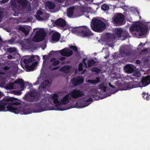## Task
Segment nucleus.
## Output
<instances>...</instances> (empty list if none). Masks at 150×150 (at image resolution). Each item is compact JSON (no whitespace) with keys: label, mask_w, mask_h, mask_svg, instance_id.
Here are the masks:
<instances>
[{"label":"nucleus","mask_w":150,"mask_h":150,"mask_svg":"<svg viewBox=\"0 0 150 150\" xmlns=\"http://www.w3.org/2000/svg\"><path fill=\"white\" fill-rule=\"evenodd\" d=\"M100 70L97 67H94L92 69V71L95 72L97 73H99L100 71Z\"/></svg>","instance_id":"obj_35"},{"label":"nucleus","mask_w":150,"mask_h":150,"mask_svg":"<svg viewBox=\"0 0 150 150\" xmlns=\"http://www.w3.org/2000/svg\"><path fill=\"white\" fill-rule=\"evenodd\" d=\"M34 56L32 55L31 57H29L28 58L24 59L23 60V62L26 65H28V64L29 63L32 62L34 60Z\"/></svg>","instance_id":"obj_21"},{"label":"nucleus","mask_w":150,"mask_h":150,"mask_svg":"<svg viewBox=\"0 0 150 150\" xmlns=\"http://www.w3.org/2000/svg\"><path fill=\"white\" fill-rule=\"evenodd\" d=\"M11 6L14 8L16 7V4L15 1H11Z\"/></svg>","instance_id":"obj_39"},{"label":"nucleus","mask_w":150,"mask_h":150,"mask_svg":"<svg viewBox=\"0 0 150 150\" xmlns=\"http://www.w3.org/2000/svg\"><path fill=\"white\" fill-rule=\"evenodd\" d=\"M109 86L110 87L113 88H116L115 87L113 86V85H112L111 83H109Z\"/></svg>","instance_id":"obj_52"},{"label":"nucleus","mask_w":150,"mask_h":150,"mask_svg":"<svg viewBox=\"0 0 150 150\" xmlns=\"http://www.w3.org/2000/svg\"><path fill=\"white\" fill-rule=\"evenodd\" d=\"M46 55H44L43 57V59H45V57H46Z\"/></svg>","instance_id":"obj_61"},{"label":"nucleus","mask_w":150,"mask_h":150,"mask_svg":"<svg viewBox=\"0 0 150 150\" xmlns=\"http://www.w3.org/2000/svg\"><path fill=\"white\" fill-rule=\"evenodd\" d=\"M3 12L0 10V22L1 21V19L2 18V16L3 15Z\"/></svg>","instance_id":"obj_46"},{"label":"nucleus","mask_w":150,"mask_h":150,"mask_svg":"<svg viewBox=\"0 0 150 150\" xmlns=\"http://www.w3.org/2000/svg\"><path fill=\"white\" fill-rule=\"evenodd\" d=\"M83 64L82 63H79V66L78 70L79 71H82L83 70Z\"/></svg>","instance_id":"obj_37"},{"label":"nucleus","mask_w":150,"mask_h":150,"mask_svg":"<svg viewBox=\"0 0 150 150\" xmlns=\"http://www.w3.org/2000/svg\"><path fill=\"white\" fill-rule=\"evenodd\" d=\"M24 99L27 101L30 102H37L38 100V98L30 97L28 95H25L24 97Z\"/></svg>","instance_id":"obj_15"},{"label":"nucleus","mask_w":150,"mask_h":150,"mask_svg":"<svg viewBox=\"0 0 150 150\" xmlns=\"http://www.w3.org/2000/svg\"><path fill=\"white\" fill-rule=\"evenodd\" d=\"M81 29V26H79L73 28L72 31L73 33L77 34L79 36V33H80Z\"/></svg>","instance_id":"obj_24"},{"label":"nucleus","mask_w":150,"mask_h":150,"mask_svg":"<svg viewBox=\"0 0 150 150\" xmlns=\"http://www.w3.org/2000/svg\"><path fill=\"white\" fill-rule=\"evenodd\" d=\"M50 62H52V65L55 66L59 64L60 63L59 60H57L55 58H52L50 59Z\"/></svg>","instance_id":"obj_25"},{"label":"nucleus","mask_w":150,"mask_h":150,"mask_svg":"<svg viewBox=\"0 0 150 150\" xmlns=\"http://www.w3.org/2000/svg\"><path fill=\"white\" fill-rule=\"evenodd\" d=\"M28 95L30 97H33V98H35V97L36 96L35 93L33 92H30L29 93Z\"/></svg>","instance_id":"obj_38"},{"label":"nucleus","mask_w":150,"mask_h":150,"mask_svg":"<svg viewBox=\"0 0 150 150\" xmlns=\"http://www.w3.org/2000/svg\"><path fill=\"white\" fill-rule=\"evenodd\" d=\"M88 67H90L93 66L95 63V61L93 59L88 60Z\"/></svg>","instance_id":"obj_28"},{"label":"nucleus","mask_w":150,"mask_h":150,"mask_svg":"<svg viewBox=\"0 0 150 150\" xmlns=\"http://www.w3.org/2000/svg\"><path fill=\"white\" fill-rule=\"evenodd\" d=\"M51 68H52L51 65L50 66H49V69H50L51 70H57V69H59V66L56 67H54L52 69H51Z\"/></svg>","instance_id":"obj_41"},{"label":"nucleus","mask_w":150,"mask_h":150,"mask_svg":"<svg viewBox=\"0 0 150 150\" xmlns=\"http://www.w3.org/2000/svg\"><path fill=\"white\" fill-rule=\"evenodd\" d=\"M86 58H83V59L82 61L83 63L84 64L86 68H87V65L86 62Z\"/></svg>","instance_id":"obj_44"},{"label":"nucleus","mask_w":150,"mask_h":150,"mask_svg":"<svg viewBox=\"0 0 150 150\" xmlns=\"http://www.w3.org/2000/svg\"><path fill=\"white\" fill-rule=\"evenodd\" d=\"M80 11L81 12L82 14H83L84 12V11L83 9H81L80 10Z\"/></svg>","instance_id":"obj_59"},{"label":"nucleus","mask_w":150,"mask_h":150,"mask_svg":"<svg viewBox=\"0 0 150 150\" xmlns=\"http://www.w3.org/2000/svg\"><path fill=\"white\" fill-rule=\"evenodd\" d=\"M8 52L10 53H14L16 51V49L14 47H10L8 49Z\"/></svg>","instance_id":"obj_32"},{"label":"nucleus","mask_w":150,"mask_h":150,"mask_svg":"<svg viewBox=\"0 0 150 150\" xmlns=\"http://www.w3.org/2000/svg\"><path fill=\"white\" fill-rule=\"evenodd\" d=\"M88 82H90L91 84H95L97 83L95 80H88Z\"/></svg>","instance_id":"obj_42"},{"label":"nucleus","mask_w":150,"mask_h":150,"mask_svg":"<svg viewBox=\"0 0 150 150\" xmlns=\"http://www.w3.org/2000/svg\"><path fill=\"white\" fill-rule=\"evenodd\" d=\"M99 88L101 90L103 91L104 92H105L106 91V89L107 87L104 86V83H101L100 84L98 85Z\"/></svg>","instance_id":"obj_27"},{"label":"nucleus","mask_w":150,"mask_h":150,"mask_svg":"<svg viewBox=\"0 0 150 150\" xmlns=\"http://www.w3.org/2000/svg\"><path fill=\"white\" fill-rule=\"evenodd\" d=\"M129 29L131 32L134 31L139 32V36H142L145 34L147 33L148 30L146 25H141L140 23L138 22L133 24L129 28Z\"/></svg>","instance_id":"obj_4"},{"label":"nucleus","mask_w":150,"mask_h":150,"mask_svg":"<svg viewBox=\"0 0 150 150\" xmlns=\"http://www.w3.org/2000/svg\"><path fill=\"white\" fill-rule=\"evenodd\" d=\"M146 96H149V93H146Z\"/></svg>","instance_id":"obj_63"},{"label":"nucleus","mask_w":150,"mask_h":150,"mask_svg":"<svg viewBox=\"0 0 150 150\" xmlns=\"http://www.w3.org/2000/svg\"><path fill=\"white\" fill-rule=\"evenodd\" d=\"M7 57L9 59H11L13 58V57L11 55H8Z\"/></svg>","instance_id":"obj_55"},{"label":"nucleus","mask_w":150,"mask_h":150,"mask_svg":"<svg viewBox=\"0 0 150 150\" xmlns=\"http://www.w3.org/2000/svg\"><path fill=\"white\" fill-rule=\"evenodd\" d=\"M101 8L102 10L104 11H106L108 10L109 9V6L108 5L104 4L101 6Z\"/></svg>","instance_id":"obj_30"},{"label":"nucleus","mask_w":150,"mask_h":150,"mask_svg":"<svg viewBox=\"0 0 150 150\" xmlns=\"http://www.w3.org/2000/svg\"><path fill=\"white\" fill-rule=\"evenodd\" d=\"M19 2L23 7H25L27 6V0H19Z\"/></svg>","instance_id":"obj_29"},{"label":"nucleus","mask_w":150,"mask_h":150,"mask_svg":"<svg viewBox=\"0 0 150 150\" xmlns=\"http://www.w3.org/2000/svg\"><path fill=\"white\" fill-rule=\"evenodd\" d=\"M36 19L38 20H43V18H41L40 15H36Z\"/></svg>","instance_id":"obj_43"},{"label":"nucleus","mask_w":150,"mask_h":150,"mask_svg":"<svg viewBox=\"0 0 150 150\" xmlns=\"http://www.w3.org/2000/svg\"><path fill=\"white\" fill-rule=\"evenodd\" d=\"M93 99L91 98H89L86 101H83L81 102L80 103V108H83L88 105L90 103L93 101Z\"/></svg>","instance_id":"obj_14"},{"label":"nucleus","mask_w":150,"mask_h":150,"mask_svg":"<svg viewBox=\"0 0 150 150\" xmlns=\"http://www.w3.org/2000/svg\"><path fill=\"white\" fill-rule=\"evenodd\" d=\"M46 34L45 32L42 29L37 31L35 36V38L37 39L36 41L38 42L43 40L44 39Z\"/></svg>","instance_id":"obj_7"},{"label":"nucleus","mask_w":150,"mask_h":150,"mask_svg":"<svg viewBox=\"0 0 150 150\" xmlns=\"http://www.w3.org/2000/svg\"><path fill=\"white\" fill-rule=\"evenodd\" d=\"M34 110L35 112H39L44 111L53 110L49 107V105L46 103V100L42 99L40 103L34 104Z\"/></svg>","instance_id":"obj_5"},{"label":"nucleus","mask_w":150,"mask_h":150,"mask_svg":"<svg viewBox=\"0 0 150 150\" xmlns=\"http://www.w3.org/2000/svg\"><path fill=\"white\" fill-rule=\"evenodd\" d=\"M123 30L120 28H117L115 29V35L118 38H120L122 36Z\"/></svg>","instance_id":"obj_19"},{"label":"nucleus","mask_w":150,"mask_h":150,"mask_svg":"<svg viewBox=\"0 0 150 150\" xmlns=\"http://www.w3.org/2000/svg\"><path fill=\"white\" fill-rule=\"evenodd\" d=\"M83 81L84 79L80 76L74 78L71 80V83L76 86L81 84Z\"/></svg>","instance_id":"obj_11"},{"label":"nucleus","mask_w":150,"mask_h":150,"mask_svg":"<svg viewBox=\"0 0 150 150\" xmlns=\"http://www.w3.org/2000/svg\"><path fill=\"white\" fill-rule=\"evenodd\" d=\"M122 36L125 39L129 38V35L127 31H125L123 32Z\"/></svg>","instance_id":"obj_31"},{"label":"nucleus","mask_w":150,"mask_h":150,"mask_svg":"<svg viewBox=\"0 0 150 150\" xmlns=\"http://www.w3.org/2000/svg\"><path fill=\"white\" fill-rule=\"evenodd\" d=\"M54 24L59 27L63 28L66 25V22L64 19L59 18L55 21Z\"/></svg>","instance_id":"obj_12"},{"label":"nucleus","mask_w":150,"mask_h":150,"mask_svg":"<svg viewBox=\"0 0 150 150\" xmlns=\"http://www.w3.org/2000/svg\"><path fill=\"white\" fill-rule=\"evenodd\" d=\"M64 68H62L61 69H62V71H64Z\"/></svg>","instance_id":"obj_64"},{"label":"nucleus","mask_w":150,"mask_h":150,"mask_svg":"<svg viewBox=\"0 0 150 150\" xmlns=\"http://www.w3.org/2000/svg\"><path fill=\"white\" fill-rule=\"evenodd\" d=\"M140 61L139 60H137L136 61V63L137 64H139L140 63Z\"/></svg>","instance_id":"obj_57"},{"label":"nucleus","mask_w":150,"mask_h":150,"mask_svg":"<svg viewBox=\"0 0 150 150\" xmlns=\"http://www.w3.org/2000/svg\"><path fill=\"white\" fill-rule=\"evenodd\" d=\"M122 53L127 55H129L130 54V52H126L124 51H122Z\"/></svg>","instance_id":"obj_54"},{"label":"nucleus","mask_w":150,"mask_h":150,"mask_svg":"<svg viewBox=\"0 0 150 150\" xmlns=\"http://www.w3.org/2000/svg\"><path fill=\"white\" fill-rule=\"evenodd\" d=\"M48 8L50 9H53L55 7V5L53 2L49 1L46 3Z\"/></svg>","instance_id":"obj_26"},{"label":"nucleus","mask_w":150,"mask_h":150,"mask_svg":"<svg viewBox=\"0 0 150 150\" xmlns=\"http://www.w3.org/2000/svg\"><path fill=\"white\" fill-rule=\"evenodd\" d=\"M125 71L128 73L131 74L134 71V69L130 64L126 65L125 67Z\"/></svg>","instance_id":"obj_18"},{"label":"nucleus","mask_w":150,"mask_h":150,"mask_svg":"<svg viewBox=\"0 0 150 150\" xmlns=\"http://www.w3.org/2000/svg\"><path fill=\"white\" fill-rule=\"evenodd\" d=\"M56 52H59L62 56L67 57L71 56L73 54V51L67 48H64L60 51Z\"/></svg>","instance_id":"obj_10"},{"label":"nucleus","mask_w":150,"mask_h":150,"mask_svg":"<svg viewBox=\"0 0 150 150\" xmlns=\"http://www.w3.org/2000/svg\"><path fill=\"white\" fill-rule=\"evenodd\" d=\"M147 51V49H144L142 50L143 52H146Z\"/></svg>","instance_id":"obj_60"},{"label":"nucleus","mask_w":150,"mask_h":150,"mask_svg":"<svg viewBox=\"0 0 150 150\" xmlns=\"http://www.w3.org/2000/svg\"><path fill=\"white\" fill-rule=\"evenodd\" d=\"M54 0L56 2L60 3L63 2L65 1V0Z\"/></svg>","instance_id":"obj_50"},{"label":"nucleus","mask_w":150,"mask_h":150,"mask_svg":"<svg viewBox=\"0 0 150 150\" xmlns=\"http://www.w3.org/2000/svg\"><path fill=\"white\" fill-rule=\"evenodd\" d=\"M71 98L69 93L65 95L60 101L58 100V96L57 94H54L51 97V99L53 100V103L55 104L56 110H63L65 109L62 108L63 105L69 103V100Z\"/></svg>","instance_id":"obj_2"},{"label":"nucleus","mask_w":150,"mask_h":150,"mask_svg":"<svg viewBox=\"0 0 150 150\" xmlns=\"http://www.w3.org/2000/svg\"><path fill=\"white\" fill-rule=\"evenodd\" d=\"M18 29L20 31L23 33L25 35H28L29 34L30 30L27 28H25L24 27L20 26L18 28Z\"/></svg>","instance_id":"obj_20"},{"label":"nucleus","mask_w":150,"mask_h":150,"mask_svg":"<svg viewBox=\"0 0 150 150\" xmlns=\"http://www.w3.org/2000/svg\"><path fill=\"white\" fill-rule=\"evenodd\" d=\"M9 1V0H2L1 1V3L2 4H4Z\"/></svg>","instance_id":"obj_51"},{"label":"nucleus","mask_w":150,"mask_h":150,"mask_svg":"<svg viewBox=\"0 0 150 150\" xmlns=\"http://www.w3.org/2000/svg\"><path fill=\"white\" fill-rule=\"evenodd\" d=\"M95 80H96L97 83L99 82L100 81V78L99 77H97L95 79Z\"/></svg>","instance_id":"obj_49"},{"label":"nucleus","mask_w":150,"mask_h":150,"mask_svg":"<svg viewBox=\"0 0 150 150\" xmlns=\"http://www.w3.org/2000/svg\"><path fill=\"white\" fill-rule=\"evenodd\" d=\"M56 52V51H51L49 52V54L50 55H51L54 54L55 53V52Z\"/></svg>","instance_id":"obj_48"},{"label":"nucleus","mask_w":150,"mask_h":150,"mask_svg":"<svg viewBox=\"0 0 150 150\" xmlns=\"http://www.w3.org/2000/svg\"><path fill=\"white\" fill-rule=\"evenodd\" d=\"M81 31L79 33V36L82 37H86L90 36L93 35L91 29L87 26H81Z\"/></svg>","instance_id":"obj_6"},{"label":"nucleus","mask_w":150,"mask_h":150,"mask_svg":"<svg viewBox=\"0 0 150 150\" xmlns=\"http://www.w3.org/2000/svg\"><path fill=\"white\" fill-rule=\"evenodd\" d=\"M50 82L48 80L45 81L43 84V87L45 88L46 87H48L50 86Z\"/></svg>","instance_id":"obj_34"},{"label":"nucleus","mask_w":150,"mask_h":150,"mask_svg":"<svg viewBox=\"0 0 150 150\" xmlns=\"http://www.w3.org/2000/svg\"><path fill=\"white\" fill-rule=\"evenodd\" d=\"M60 34L58 32L54 33L52 35V40L57 42L59 41L60 37Z\"/></svg>","instance_id":"obj_16"},{"label":"nucleus","mask_w":150,"mask_h":150,"mask_svg":"<svg viewBox=\"0 0 150 150\" xmlns=\"http://www.w3.org/2000/svg\"><path fill=\"white\" fill-rule=\"evenodd\" d=\"M71 97L73 98H77L84 95V93L79 90L74 89L69 93Z\"/></svg>","instance_id":"obj_9"},{"label":"nucleus","mask_w":150,"mask_h":150,"mask_svg":"<svg viewBox=\"0 0 150 150\" xmlns=\"http://www.w3.org/2000/svg\"><path fill=\"white\" fill-rule=\"evenodd\" d=\"M129 86V85H127V87L126 88H125L123 90H126L128 88L131 89V88H133V87H131L130 88V87Z\"/></svg>","instance_id":"obj_53"},{"label":"nucleus","mask_w":150,"mask_h":150,"mask_svg":"<svg viewBox=\"0 0 150 150\" xmlns=\"http://www.w3.org/2000/svg\"><path fill=\"white\" fill-rule=\"evenodd\" d=\"M37 63L36 62H33L30 66L29 65H25V67L27 70L28 71H33Z\"/></svg>","instance_id":"obj_17"},{"label":"nucleus","mask_w":150,"mask_h":150,"mask_svg":"<svg viewBox=\"0 0 150 150\" xmlns=\"http://www.w3.org/2000/svg\"><path fill=\"white\" fill-rule=\"evenodd\" d=\"M91 27L93 31L100 33L105 30L106 25L105 23L101 20L93 18L91 24Z\"/></svg>","instance_id":"obj_3"},{"label":"nucleus","mask_w":150,"mask_h":150,"mask_svg":"<svg viewBox=\"0 0 150 150\" xmlns=\"http://www.w3.org/2000/svg\"><path fill=\"white\" fill-rule=\"evenodd\" d=\"M90 96L91 98H94V99L95 100H99V96L96 94H95L94 93H92L91 94Z\"/></svg>","instance_id":"obj_33"},{"label":"nucleus","mask_w":150,"mask_h":150,"mask_svg":"<svg viewBox=\"0 0 150 150\" xmlns=\"http://www.w3.org/2000/svg\"><path fill=\"white\" fill-rule=\"evenodd\" d=\"M66 59L65 57H61L59 59L61 61H63Z\"/></svg>","instance_id":"obj_56"},{"label":"nucleus","mask_w":150,"mask_h":150,"mask_svg":"<svg viewBox=\"0 0 150 150\" xmlns=\"http://www.w3.org/2000/svg\"><path fill=\"white\" fill-rule=\"evenodd\" d=\"M42 12L40 10L36 12V14L37 15H42Z\"/></svg>","instance_id":"obj_45"},{"label":"nucleus","mask_w":150,"mask_h":150,"mask_svg":"<svg viewBox=\"0 0 150 150\" xmlns=\"http://www.w3.org/2000/svg\"><path fill=\"white\" fill-rule=\"evenodd\" d=\"M15 92H16V94L18 95H20L21 94V93L20 91H16Z\"/></svg>","instance_id":"obj_58"},{"label":"nucleus","mask_w":150,"mask_h":150,"mask_svg":"<svg viewBox=\"0 0 150 150\" xmlns=\"http://www.w3.org/2000/svg\"><path fill=\"white\" fill-rule=\"evenodd\" d=\"M113 18V21L115 23L122 25L124 20V16L122 14L118 13L116 14Z\"/></svg>","instance_id":"obj_8"},{"label":"nucleus","mask_w":150,"mask_h":150,"mask_svg":"<svg viewBox=\"0 0 150 150\" xmlns=\"http://www.w3.org/2000/svg\"><path fill=\"white\" fill-rule=\"evenodd\" d=\"M70 48L71 49H72L75 52H77L78 51L77 48L74 45L71 46L70 47Z\"/></svg>","instance_id":"obj_40"},{"label":"nucleus","mask_w":150,"mask_h":150,"mask_svg":"<svg viewBox=\"0 0 150 150\" xmlns=\"http://www.w3.org/2000/svg\"><path fill=\"white\" fill-rule=\"evenodd\" d=\"M142 98L146 100H148L150 99L149 97L148 96H146V93L145 92H143L142 93Z\"/></svg>","instance_id":"obj_36"},{"label":"nucleus","mask_w":150,"mask_h":150,"mask_svg":"<svg viewBox=\"0 0 150 150\" xmlns=\"http://www.w3.org/2000/svg\"><path fill=\"white\" fill-rule=\"evenodd\" d=\"M17 99L9 96H5L0 100V112L9 111L15 114L20 113L26 115L32 113V111L27 106L29 105L27 103L26 106L18 107L19 103L17 102Z\"/></svg>","instance_id":"obj_1"},{"label":"nucleus","mask_w":150,"mask_h":150,"mask_svg":"<svg viewBox=\"0 0 150 150\" xmlns=\"http://www.w3.org/2000/svg\"><path fill=\"white\" fill-rule=\"evenodd\" d=\"M141 81L143 87L148 86L150 84V76L143 77Z\"/></svg>","instance_id":"obj_13"},{"label":"nucleus","mask_w":150,"mask_h":150,"mask_svg":"<svg viewBox=\"0 0 150 150\" xmlns=\"http://www.w3.org/2000/svg\"><path fill=\"white\" fill-rule=\"evenodd\" d=\"M74 8L73 6L68 8L67 11V16L69 17L72 16L73 15Z\"/></svg>","instance_id":"obj_23"},{"label":"nucleus","mask_w":150,"mask_h":150,"mask_svg":"<svg viewBox=\"0 0 150 150\" xmlns=\"http://www.w3.org/2000/svg\"><path fill=\"white\" fill-rule=\"evenodd\" d=\"M2 96V93L0 91V96Z\"/></svg>","instance_id":"obj_62"},{"label":"nucleus","mask_w":150,"mask_h":150,"mask_svg":"<svg viewBox=\"0 0 150 150\" xmlns=\"http://www.w3.org/2000/svg\"><path fill=\"white\" fill-rule=\"evenodd\" d=\"M10 69V67L8 66H4L3 68V69L5 71L8 70Z\"/></svg>","instance_id":"obj_47"},{"label":"nucleus","mask_w":150,"mask_h":150,"mask_svg":"<svg viewBox=\"0 0 150 150\" xmlns=\"http://www.w3.org/2000/svg\"><path fill=\"white\" fill-rule=\"evenodd\" d=\"M15 83L18 84L20 86L22 90L24 89L25 84L23 80L22 79H19L18 80H16L15 81Z\"/></svg>","instance_id":"obj_22"}]
</instances>
